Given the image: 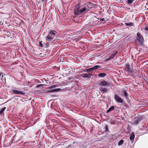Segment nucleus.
Listing matches in <instances>:
<instances>
[{
  "label": "nucleus",
  "mask_w": 148,
  "mask_h": 148,
  "mask_svg": "<svg viewBox=\"0 0 148 148\" xmlns=\"http://www.w3.org/2000/svg\"><path fill=\"white\" fill-rule=\"evenodd\" d=\"M104 20H105V19L104 18H101L100 19V20H101L102 21H104Z\"/></svg>",
  "instance_id": "obj_29"
},
{
  "label": "nucleus",
  "mask_w": 148,
  "mask_h": 148,
  "mask_svg": "<svg viewBox=\"0 0 148 148\" xmlns=\"http://www.w3.org/2000/svg\"><path fill=\"white\" fill-rule=\"evenodd\" d=\"M6 108L5 107H4L1 109L0 111V115H1L3 114Z\"/></svg>",
  "instance_id": "obj_21"
},
{
  "label": "nucleus",
  "mask_w": 148,
  "mask_h": 148,
  "mask_svg": "<svg viewBox=\"0 0 148 148\" xmlns=\"http://www.w3.org/2000/svg\"><path fill=\"white\" fill-rule=\"evenodd\" d=\"M105 130H104V132H108V126L107 125H106L105 127Z\"/></svg>",
  "instance_id": "obj_24"
},
{
  "label": "nucleus",
  "mask_w": 148,
  "mask_h": 148,
  "mask_svg": "<svg viewBox=\"0 0 148 148\" xmlns=\"http://www.w3.org/2000/svg\"><path fill=\"white\" fill-rule=\"evenodd\" d=\"M99 85L102 86H110V83L109 82L103 80L99 83Z\"/></svg>",
  "instance_id": "obj_5"
},
{
  "label": "nucleus",
  "mask_w": 148,
  "mask_h": 148,
  "mask_svg": "<svg viewBox=\"0 0 148 148\" xmlns=\"http://www.w3.org/2000/svg\"><path fill=\"white\" fill-rule=\"evenodd\" d=\"M39 46L41 47H43V45L41 42H39Z\"/></svg>",
  "instance_id": "obj_26"
},
{
  "label": "nucleus",
  "mask_w": 148,
  "mask_h": 148,
  "mask_svg": "<svg viewBox=\"0 0 148 148\" xmlns=\"http://www.w3.org/2000/svg\"><path fill=\"white\" fill-rule=\"evenodd\" d=\"M114 109V107L113 106H111L108 110L106 111V113H108L110 112L113 110Z\"/></svg>",
  "instance_id": "obj_15"
},
{
  "label": "nucleus",
  "mask_w": 148,
  "mask_h": 148,
  "mask_svg": "<svg viewBox=\"0 0 148 148\" xmlns=\"http://www.w3.org/2000/svg\"><path fill=\"white\" fill-rule=\"evenodd\" d=\"M114 99L118 103H122L123 102V99L117 95H114Z\"/></svg>",
  "instance_id": "obj_7"
},
{
  "label": "nucleus",
  "mask_w": 148,
  "mask_h": 148,
  "mask_svg": "<svg viewBox=\"0 0 148 148\" xmlns=\"http://www.w3.org/2000/svg\"><path fill=\"white\" fill-rule=\"evenodd\" d=\"M125 25L127 26H132L134 25V24L132 22L125 23Z\"/></svg>",
  "instance_id": "obj_17"
},
{
  "label": "nucleus",
  "mask_w": 148,
  "mask_h": 148,
  "mask_svg": "<svg viewBox=\"0 0 148 148\" xmlns=\"http://www.w3.org/2000/svg\"><path fill=\"white\" fill-rule=\"evenodd\" d=\"M93 71V70L92 67L89 68L86 70V71L88 72H90L91 71Z\"/></svg>",
  "instance_id": "obj_25"
},
{
  "label": "nucleus",
  "mask_w": 148,
  "mask_h": 148,
  "mask_svg": "<svg viewBox=\"0 0 148 148\" xmlns=\"http://www.w3.org/2000/svg\"><path fill=\"white\" fill-rule=\"evenodd\" d=\"M124 69L126 72L128 74L131 73L132 74L133 72V70L130 66L129 64H125Z\"/></svg>",
  "instance_id": "obj_4"
},
{
  "label": "nucleus",
  "mask_w": 148,
  "mask_h": 148,
  "mask_svg": "<svg viewBox=\"0 0 148 148\" xmlns=\"http://www.w3.org/2000/svg\"><path fill=\"white\" fill-rule=\"evenodd\" d=\"M127 90H121V92L122 94L124 96L125 98L127 99L128 98V95L127 93Z\"/></svg>",
  "instance_id": "obj_9"
},
{
  "label": "nucleus",
  "mask_w": 148,
  "mask_h": 148,
  "mask_svg": "<svg viewBox=\"0 0 148 148\" xmlns=\"http://www.w3.org/2000/svg\"><path fill=\"white\" fill-rule=\"evenodd\" d=\"M141 120V117L135 118L134 119V121L132 123V125L134 126L136 125Z\"/></svg>",
  "instance_id": "obj_6"
},
{
  "label": "nucleus",
  "mask_w": 148,
  "mask_h": 148,
  "mask_svg": "<svg viewBox=\"0 0 148 148\" xmlns=\"http://www.w3.org/2000/svg\"><path fill=\"white\" fill-rule=\"evenodd\" d=\"M135 0H127V3L129 5H130Z\"/></svg>",
  "instance_id": "obj_23"
},
{
  "label": "nucleus",
  "mask_w": 148,
  "mask_h": 148,
  "mask_svg": "<svg viewBox=\"0 0 148 148\" xmlns=\"http://www.w3.org/2000/svg\"><path fill=\"white\" fill-rule=\"evenodd\" d=\"M135 138V134L134 133L132 132L131 133L130 137V140L132 141V142H133Z\"/></svg>",
  "instance_id": "obj_12"
},
{
  "label": "nucleus",
  "mask_w": 148,
  "mask_h": 148,
  "mask_svg": "<svg viewBox=\"0 0 148 148\" xmlns=\"http://www.w3.org/2000/svg\"><path fill=\"white\" fill-rule=\"evenodd\" d=\"M53 39V38L49 34H48L47 36L46 37L45 39L46 40L50 41L52 40Z\"/></svg>",
  "instance_id": "obj_14"
},
{
  "label": "nucleus",
  "mask_w": 148,
  "mask_h": 148,
  "mask_svg": "<svg viewBox=\"0 0 148 148\" xmlns=\"http://www.w3.org/2000/svg\"><path fill=\"white\" fill-rule=\"evenodd\" d=\"M99 90L102 94L107 92L108 91V90L107 88H103L102 87L100 88Z\"/></svg>",
  "instance_id": "obj_11"
},
{
  "label": "nucleus",
  "mask_w": 148,
  "mask_h": 148,
  "mask_svg": "<svg viewBox=\"0 0 148 148\" xmlns=\"http://www.w3.org/2000/svg\"><path fill=\"white\" fill-rule=\"evenodd\" d=\"M91 74L89 73H82L81 75V76L83 78H87L88 79L91 77Z\"/></svg>",
  "instance_id": "obj_10"
},
{
  "label": "nucleus",
  "mask_w": 148,
  "mask_h": 148,
  "mask_svg": "<svg viewBox=\"0 0 148 148\" xmlns=\"http://www.w3.org/2000/svg\"><path fill=\"white\" fill-rule=\"evenodd\" d=\"M106 74L105 73H101L98 75V76L100 77H103L106 76Z\"/></svg>",
  "instance_id": "obj_16"
},
{
  "label": "nucleus",
  "mask_w": 148,
  "mask_h": 148,
  "mask_svg": "<svg viewBox=\"0 0 148 148\" xmlns=\"http://www.w3.org/2000/svg\"><path fill=\"white\" fill-rule=\"evenodd\" d=\"M57 86L56 85H53L51 86L50 87H49L48 88L49 89H50V90H48V92L51 93L53 92H57L60 91L62 89L60 88L53 89V88H56Z\"/></svg>",
  "instance_id": "obj_2"
},
{
  "label": "nucleus",
  "mask_w": 148,
  "mask_h": 148,
  "mask_svg": "<svg viewBox=\"0 0 148 148\" xmlns=\"http://www.w3.org/2000/svg\"><path fill=\"white\" fill-rule=\"evenodd\" d=\"M145 30L148 31V27L145 26Z\"/></svg>",
  "instance_id": "obj_28"
},
{
  "label": "nucleus",
  "mask_w": 148,
  "mask_h": 148,
  "mask_svg": "<svg viewBox=\"0 0 148 148\" xmlns=\"http://www.w3.org/2000/svg\"><path fill=\"white\" fill-rule=\"evenodd\" d=\"M57 33V32H56L54 30H51L49 32V34L51 36L53 37V38L55 36V35Z\"/></svg>",
  "instance_id": "obj_13"
},
{
  "label": "nucleus",
  "mask_w": 148,
  "mask_h": 148,
  "mask_svg": "<svg viewBox=\"0 0 148 148\" xmlns=\"http://www.w3.org/2000/svg\"><path fill=\"white\" fill-rule=\"evenodd\" d=\"M13 94H18V95H25V93L22 92L21 91H19L17 90H14L13 89L12 90V92Z\"/></svg>",
  "instance_id": "obj_8"
},
{
  "label": "nucleus",
  "mask_w": 148,
  "mask_h": 148,
  "mask_svg": "<svg viewBox=\"0 0 148 148\" xmlns=\"http://www.w3.org/2000/svg\"><path fill=\"white\" fill-rule=\"evenodd\" d=\"M123 140H120L118 143V145L119 146L121 145L123 143Z\"/></svg>",
  "instance_id": "obj_22"
},
{
  "label": "nucleus",
  "mask_w": 148,
  "mask_h": 148,
  "mask_svg": "<svg viewBox=\"0 0 148 148\" xmlns=\"http://www.w3.org/2000/svg\"><path fill=\"white\" fill-rule=\"evenodd\" d=\"M92 68L93 71H94L97 69L100 68H101V66L99 65H96L92 67Z\"/></svg>",
  "instance_id": "obj_18"
},
{
  "label": "nucleus",
  "mask_w": 148,
  "mask_h": 148,
  "mask_svg": "<svg viewBox=\"0 0 148 148\" xmlns=\"http://www.w3.org/2000/svg\"><path fill=\"white\" fill-rule=\"evenodd\" d=\"M45 85L43 84H40L37 85L36 86V88H43L44 86Z\"/></svg>",
  "instance_id": "obj_20"
},
{
  "label": "nucleus",
  "mask_w": 148,
  "mask_h": 148,
  "mask_svg": "<svg viewBox=\"0 0 148 148\" xmlns=\"http://www.w3.org/2000/svg\"><path fill=\"white\" fill-rule=\"evenodd\" d=\"M88 10V6L87 5L84 4L80 6L79 4H77L75 6L74 13L75 15H82L83 13L85 12H87Z\"/></svg>",
  "instance_id": "obj_1"
},
{
  "label": "nucleus",
  "mask_w": 148,
  "mask_h": 148,
  "mask_svg": "<svg viewBox=\"0 0 148 148\" xmlns=\"http://www.w3.org/2000/svg\"><path fill=\"white\" fill-rule=\"evenodd\" d=\"M117 53V51H115V53H112V55H111L110 57V59L113 58L114 57V56L116 55V54Z\"/></svg>",
  "instance_id": "obj_19"
},
{
  "label": "nucleus",
  "mask_w": 148,
  "mask_h": 148,
  "mask_svg": "<svg viewBox=\"0 0 148 148\" xmlns=\"http://www.w3.org/2000/svg\"><path fill=\"white\" fill-rule=\"evenodd\" d=\"M3 73L0 72V78L1 77V78H2L3 77Z\"/></svg>",
  "instance_id": "obj_27"
},
{
  "label": "nucleus",
  "mask_w": 148,
  "mask_h": 148,
  "mask_svg": "<svg viewBox=\"0 0 148 148\" xmlns=\"http://www.w3.org/2000/svg\"><path fill=\"white\" fill-rule=\"evenodd\" d=\"M136 39L138 42L140 44H143L144 39L143 36L139 32H138L136 34Z\"/></svg>",
  "instance_id": "obj_3"
}]
</instances>
